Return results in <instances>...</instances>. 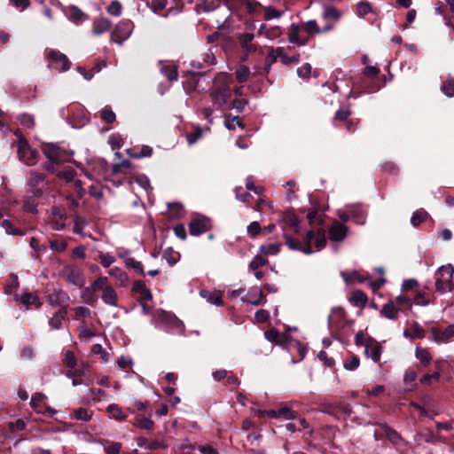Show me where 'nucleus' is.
Listing matches in <instances>:
<instances>
[{"mask_svg": "<svg viewBox=\"0 0 454 454\" xmlns=\"http://www.w3.org/2000/svg\"><path fill=\"white\" fill-rule=\"evenodd\" d=\"M307 219L311 226V230L307 231L301 243L288 235H285V240L286 246L291 250H297L305 254H311L314 253L313 247L319 251L325 247L326 238L325 230L321 228L324 221L317 208L309 209L307 214Z\"/></svg>", "mask_w": 454, "mask_h": 454, "instance_id": "1", "label": "nucleus"}, {"mask_svg": "<svg viewBox=\"0 0 454 454\" xmlns=\"http://www.w3.org/2000/svg\"><path fill=\"white\" fill-rule=\"evenodd\" d=\"M454 267L451 264L442 265L435 272V289L439 293H444L447 290L451 292L454 288L452 282Z\"/></svg>", "mask_w": 454, "mask_h": 454, "instance_id": "2", "label": "nucleus"}, {"mask_svg": "<svg viewBox=\"0 0 454 454\" xmlns=\"http://www.w3.org/2000/svg\"><path fill=\"white\" fill-rule=\"evenodd\" d=\"M43 153L51 161L45 166V168L51 171H54V163L68 161L74 154L73 152L62 149L59 146L53 144L45 145L43 146Z\"/></svg>", "mask_w": 454, "mask_h": 454, "instance_id": "3", "label": "nucleus"}, {"mask_svg": "<svg viewBox=\"0 0 454 454\" xmlns=\"http://www.w3.org/2000/svg\"><path fill=\"white\" fill-rule=\"evenodd\" d=\"M46 56L49 61V67L59 72L69 70L71 62L68 58L62 52L56 50H47Z\"/></svg>", "mask_w": 454, "mask_h": 454, "instance_id": "4", "label": "nucleus"}, {"mask_svg": "<svg viewBox=\"0 0 454 454\" xmlns=\"http://www.w3.org/2000/svg\"><path fill=\"white\" fill-rule=\"evenodd\" d=\"M133 24L130 20H121L114 27L112 33L111 40L121 44L132 34Z\"/></svg>", "mask_w": 454, "mask_h": 454, "instance_id": "5", "label": "nucleus"}, {"mask_svg": "<svg viewBox=\"0 0 454 454\" xmlns=\"http://www.w3.org/2000/svg\"><path fill=\"white\" fill-rule=\"evenodd\" d=\"M17 147L19 157L22 161L27 165H33L35 162L38 153L30 148L25 138L18 140Z\"/></svg>", "mask_w": 454, "mask_h": 454, "instance_id": "6", "label": "nucleus"}, {"mask_svg": "<svg viewBox=\"0 0 454 454\" xmlns=\"http://www.w3.org/2000/svg\"><path fill=\"white\" fill-rule=\"evenodd\" d=\"M432 340L435 343H447L454 339V324L448 325L444 329L433 327L430 330Z\"/></svg>", "mask_w": 454, "mask_h": 454, "instance_id": "7", "label": "nucleus"}, {"mask_svg": "<svg viewBox=\"0 0 454 454\" xmlns=\"http://www.w3.org/2000/svg\"><path fill=\"white\" fill-rule=\"evenodd\" d=\"M63 275L67 282L75 286L82 287L85 283L83 273L82 270L77 267L70 265L66 266L63 269Z\"/></svg>", "mask_w": 454, "mask_h": 454, "instance_id": "8", "label": "nucleus"}, {"mask_svg": "<svg viewBox=\"0 0 454 454\" xmlns=\"http://www.w3.org/2000/svg\"><path fill=\"white\" fill-rule=\"evenodd\" d=\"M158 324L166 327L169 325H177L178 334H184V325L174 314L161 310L158 313Z\"/></svg>", "mask_w": 454, "mask_h": 454, "instance_id": "9", "label": "nucleus"}, {"mask_svg": "<svg viewBox=\"0 0 454 454\" xmlns=\"http://www.w3.org/2000/svg\"><path fill=\"white\" fill-rule=\"evenodd\" d=\"M210 220L204 216L195 217L189 223L190 234L192 236H199L206 232L207 231L210 230Z\"/></svg>", "mask_w": 454, "mask_h": 454, "instance_id": "10", "label": "nucleus"}, {"mask_svg": "<svg viewBox=\"0 0 454 454\" xmlns=\"http://www.w3.org/2000/svg\"><path fill=\"white\" fill-rule=\"evenodd\" d=\"M66 218L67 216L64 209L59 207H53L49 216V224L53 230L61 231L66 227Z\"/></svg>", "mask_w": 454, "mask_h": 454, "instance_id": "11", "label": "nucleus"}, {"mask_svg": "<svg viewBox=\"0 0 454 454\" xmlns=\"http://www.w3.org/2000/svg\"><path fill=\"white\" fill-rule=\"evenodd\" d=\"M69 301L68 294L61 289L54 290L48 296V302L52 307H61V309L66 308L67 309Z\"/></svg>", "mask_w": 454, "mask_h": 454, "instance_id": "12", "label": "nucleus"}, {"mask_svg": "<svg viewBox=\"0 0 454 454\" xmlns=\"http://www.w3.org/2000/svg\"><path fill=\"white\" fill-rule=\"evenodd\" d=\"M348 228L341 223L334 221L329 228V237L333 242L342 241L348 233Z\"/></svg>", "mask_w": 454, "mask_h": 454, "instance_id": "13", "label": "nucleus"}, {"mask_svg": "<svg viewBox=\"0 0 454 454\" xmlns=\"http://www.w3.org/2000/svg\"><path fill=\"white\" fill-rule=\"evenodd\" d=\"M29 179V186L31 192L35 197H41L43 194L42 186L44 181V175L35 171H31Z\"/></svg>", "mask_w": 454, "mask_h": 454, "instance_id": "14", "label": "nucleus"}, {"mask_svg": "<svg viewBox=\"0 0 454 454\" xmlns=\"http://www.w3.org/2000/svg\"><path fill=\"white\" fill-rule=\"evenodd\" d=\"M243 302L250 303L254 306H259L264 302V295L257 287L251 288L246 296L241 298Z\"/></svg>", "mask_w": 454, "mask_h": 454, "instance_id": "15", "label": "nucleus"}, {"mask_svg": "<svg viewBox=\"0 0 454 454\" xmlns=\"http://www.w3.org/2000/svg\"><path fill=\"white\" fill-rule=\"evenodd\" d=\"M101 300L107 306L114 308L118 307V294L112 286L102 292Z\"/></svg>", "mask_w": 454, "mask_h": 454, "instance_id": "16", "label": "nucleus"}, {"mask_svg": "<svg viewBox=\"0 0 454 454\" xmlns=\"http://www.w3.org/2000/svg\"><path fill=\"white\" fill-rule=\"evenodd\" d=\"M108 274L114 278L121 286L126 287L129 286V278L122 269L114 267L108 270Z\"/></svg>", "mask_w": 454, "mask_h": 454, "instance_id": "17", "label": "nucleus"}, {"mask_svg": "<svg viewBox=\"0 0 454 454\" xmlns=\"http://www.w3.org/2000/svg\"><path fill=\"white\" fill-rule=\"evenodd\" d=\"M132 292L140 295L139 301H151L153 295L151 291L145 286V283L141 280H137L133 283Z\"/></svg>", "mask_w": 454, "mask_h": 454, "instance_id": "18", "label": "nucleus"}, {"mask_svg": "<svg viewBox=\"0 0 454 454\" xmlns=\"http://www.w3.org/2000/svg\"><path fill=\"white\" fill-rule=\"evenodd\" d=\"M200 294L202 298H204L208 303L221 306L223 304L221 293L218 291H208V290H200Z\"/></svg>", "mask_w": 454, "mask_h": 454, "instance_id": "19", "label": "nucleus"}, {"mask_svg": "<svg viewBox=\"0 0 454 454\" xmlns=\"http://www.w3.org/2000/svg\"><path fill=\"white\" fill-rule=\"evenodd\" d=\"M111 27V22L106 18L97 19L93 21L92 33L99 35L108 31Z\"/></svg>", "mask_w": 454, "mask_h": 454, "instance_id": "20", "label": "nucleus"}, {"mask_svg": "<svg viewBox=\"0 0 454 454\" xmlns=\"http://www.w3.org/2000/svg\"><path fill=\"white\" fill-rule=\"evenodd\" d=\"M68 20L79 24L86 19V15L76 6H69L66 12Z\"/></svg>", "mask_w": 454, "mask_h": 454, "instance_id": "21", "label": "nucleus"}, {"mask_svg": "<svg viewBox=\"0 0 454 454\" xmlns=\"http://www.w3.org/2000/svg\"><path fill=\"white\" fill-rule=\"evenodd\" d=\"M284 51L283 47L270 48L265 59L267 72L270 69L273 63L277 61L278 58H282Z\"/></svg>", "mask_w": 454, "mask_h": 454, "instance_id": "22", "label": "nucleus"}, {"mask_svg": "<svg viewBox=\"0 0 454 454\" xmlns=\"http://www.w3.org/2000/svg\"><path fill=\"white\" fill-rule=\"evenodd\" d=\"M341 17V13L333 5H326L324 8L322 18L325 20H330L337 23Z\"/></svg>", "mask_w": 454, "mask_h": 454, "instance_id": "23", "label": "nucleus"}, {"mask_svg": "<svg viewBox=\"0 0 454 454\" xmlns=\"http://www.w3.org/2000/svg\"><path fill=\"white\" fill-rule=\"evenodd\" d=\"M382 347L379 343H372L366 346L365 354L374 362L380 360Z\"/></svg>", "mask_w": 454, "mask_h": 454, "instance_id": "24", "label": "nucleus"}, {"mask_svg": "<svg viewBox=\"0 0 454 454\" xmlns=\"http://www.w3.org/2000/svg\"><path fill=\"white\" fill-rule=\"evenodd\" d=\"M160 71L169 82H175L178 79V73L176 66L161 64Z\"/></svg>", "mask_w": 454, "mask_h": 454, "instance_id": "25", "label": "nucleus"}, {"mask_svg": "<svg viewBox=\"0 0 454 454\" xmlns=\"http://www.w3.org/2000/svg\"><path fill=\"white\" fill-rule=\"evenodd\" d=\"M348 208L350 213V217L353 219H356V223L357 224L364 223V218L365 211L361 206L352 205V206H348Z\"/></svg>", "mask_w": 454, "mask_h": 454, "instance_id": "26", "label": "nucleus"}, {"mask_svg": "<svg viewBox=\"0 0 454 454\" xmlns=\"http://www.w3.org/2000/svg\"><path fill=\"white\" fill-rule=\"evenodd\" d=\"M254 37V35L253 33H244L239 35V43L241 46L248 52H254L256 51V46L251 43Z\"/></svg>", "mask_w": 454, "mask_h": 454, "instance_id": "27", "label": "nucleus"}, {"mask_svg": "<svg viewBox=\"0 0 454 454\" xmlns=\"http://www.w3.org/2000/svg\"><path fill=\"white\" fill-rule=\"evenodd\" d=\"M67 313V309L66 308L60 309L50 318L49 325L53 329H59L62 325V321L65 319Z\"/></svg>", "mask_w": 454, "mask_h": 454, "instance_id": "28", "label": "nucleus"}, {"mask_svg": "<svg viewBox=\"0 0 454 454\" xmlns=\"http://www.w3.org/2000/svg\"><path fill=\"white\" fill-rule=\"evenodd\" d=\"M93 411L87 408H78L74 411L71 416L72 419L82 420L84 422L90 421L92 419Z\"/></svg>", "mask_w": 454, "mask_h": 454, "instance_id": "29", "label": "nucleus"}, {"mask_svg": "<svg viewBox=\"0 0 454 454\" xmlns=\"http://www.w3.org/2000/svg\"><path fill=\"white\" fill-rule=\"evenodd\" d=\"M397 313L398 309L391 301L386 303L380 310V314L387 317V319H395L397 317Z\"/></svg>", "mask_w": 454, "mask_h": 454, "instance_id": "30", "label": "nucleus"}, {"mask_svg": "<svg viewBox=\"0 0 454 454\" xmlns=\"http://www.w3.org/2000/svg\"><path fill=\"white\" fill-rule=\"evenodd\" d=\"M403 334L411 339H420L424 337V330L418 323H414L410 328L404 330Z\"/></svg>", "mask_w": 454, "mask_h": 454, "instance_id": "31", "label": "nucleus"}, {"mask_svg": "<svg viewBox=\"0 0 454 454\" xmlns=\"http://www.w3.org/2000/svg\"><path fill=\"white\" fill-rule=\"evenodd\" d=\"M280 251V244L279 243H270L267 245H262L259 247V252L264 255H275L278 254Z\"/></svg>", "mask_w": 454, "mask_h": 454, "instance_id": "32", "label": "nucleus"}, {"mask_svg": "<svg viewBox=\"0 0 454 454\" xmlns=\"http://www.w3.org/2000/svg\"><path fill=\"white\" fill-rule=\"evenodd\" d=\"M86 224H87V222H86L85 218H83L80 215H75L74 218L73 231L78 235L85 237L86 233L83 231V229L85 228Z\"/></svg>", "mask_w": 454, "mask_h": 454, "instance_id": "33", "label": "nucleus"}, {"mask_svg": "<svg viewBox=\"0 0 454 454\" xmlns=\"http://www.w3.org/2000/svg\"><path fill=\"white\" fill-rule=\"evenodd\" d=\"M241 3L246 7L247 13L252 15L258 14L262 8L260 3L256 0H241Z\"/></svg>", "mask_w": 454, "mask_h": 454, "instance_id": "34", "label": "nucleus"}, {"mask_svg": "<svg viewBox=\"0 0 454 454\" xmlns=\"http://www.w3.org/2000/svg\"><path fill=\"white\" fill-rule=\"evenodd\" d=\"M106 411L111 414L112 418L116 420H123L126 419V414L121 411V409L114 403L109 404L106 407Z\"/></svg>", "mask_w": 454, "mask_h": 454, "instance_id": "35", "label": "nucleus"}, {"mask_svg": "<svg viewBox=\"0 0 454 454\" xmlns=\"http://www.w3.org/2000/svg\"><path fill=\"white\" fill-rule=\"evenodd\" d=\"M208 130H209V128H207V127L200 128V127L197 126L192 132H191L187 135L188 144L190 145L195 144L202 137L203 133L205 131H208Z\"/></svg>", "mask_w": 454, "mask_h": 454, "instance_id": "36", "label": "nucleus"}, {"mask_svg": "<svg viewBox=\"0 0 454 454\" xmlns=\"http://www.w3.org/2000/svg\"><path fill=\"white\" fill-rule=\"evenodd\" d=\"M415 356L424 365H428L432 360V356L427 349L423 348H417L415 350Z\"/></svg>", "mask_w": 454, "mask_h": 454, "instance_id": "37", "label": "nucleus"}, {"mask_svg": "<svg viewBox=\"0 0 454 454\" xmlns=\"http://www.w3.org/2000/svg\"><path fill=\"white\" fill-rule=\"evenodd\" d=\"M111 285L108 283L107 277H98L97 279H95L91 285L90 287L95 291H101L104 292L106 288H108Z\"/></svg>", "mask_w": 454, "mask_h": 454, "instance_id": "38", "label": "nucleus"}, {"mask_svg": "<svg viewBox=\"0 0 454 454\" xmlns=\"http://www.w3.org/2000/svg\"><path fill=\"white\" fill-rule=\"evenodd\" d=\"M95 291L90 287H85L82 293V299L90 306H94L97 302V298L94 296Z\"/></svg>", "mask_w": 454, "mask_h": 454, "instance_id": "39", "label": "nucleus"}, {"mask_svg": "<svg viewBox=\"0 0 454 454\" xmlns=\"http://www.w3.org/2000/svg\"><path fill=\"white\" fill-rule=\"evenodd\" d=\"M236 79L239 82H247L250 75V69L244 65H240L235 71Z\"/></svg>", "mask_w": 454, "mask_h": 454, "instance_id": "40", "label": "nucleus"}, {"mask_svg": "<svg viewBox=\"0 0 454 454\" xmlns=\"http://www.w3.org/2000/svg\"><path fill=\"white\" fill-rule=\"evenodd\" d=\"M124 262L127 268L132 269L137 275L144 274V268L140 262L135 260L134 258L128 257Z\"/></svg>", "mask_w": 454, "mask_h": 454, "instance_id": "41", "label": "nucleus"}, {"mask_svg": "<svg viewBox=\"0 0 454 454\" xmlns=\"http://www.w3.org/2000/svg\"><path fill=\"white\" fill-rule=\"evenodd\" d=\"M385 433L387 439L394 444L400 445L404 442L402 436L396 431L387 426H385Z\"/></svg>", "mask_w": 454, "mask_h": 454, "instance_id": "42", "label": "nucleus"}, {"mask_svg": "<svg viewBox=\"0 0 454 454\" xmlns=\"http://www.w3.org/2000/svg\"><path fill=\"white\" fill-rule=\"evenodd\" d=\"M20 301L23 304L27 306L35 305L36 308L41 306V302L39 301L38 297L33 294L25 293L21 294Z\"/></svg>", "mask_w": 454, "mask_h": 454, "instance_id": "43", "label": "nucleus"}, {"mask_svg": "<svg viewBox=\"0 0 454 454\" xmlns=\"http://www.w3.org/2000/svg\"><path fill=\"white\" fill-rule=\"evenodd\" d=\"M340 275L347 284L354 282L363 283L364 281V278H362L357 271H353L351 273L341 271Z\"/></svg>", "mask_w": 454, "mask_h": 454, "instance_id": "44", "label": "nucleus"}, {"mask_svg": "<svg viewBox=\"0 0 454 454\" xmlns=\"http://www.w3.org/2000/svg\"><path fill=\"white\" fill-rule=\"evenodd\" d=\"M1 226L8 235H19V236L24 235V232L21 230L15 228L13 226V224L12 223V222L9 220H4L1 223Z\"/></svg>", "mask_w": 454, "mask_h": 454, "instance_id": "45", "label": "nucleus"}, {"mask_svg": "<svg viewBox=\"0 0 454 454\" xmlns=\"http://www.w3.org/2000/svg\"><path fill=\"white\" fill-rule=\"evenodd\" d=\"M30 247L34 249V253L32 254V258L36 260L40 257L41 254L45 252L46 247L43 245H40L38 240L35 238H31L30 239Z\"/></svg>", "mask_w": 454, "mask_h": 454, "instance_id": "46", "label": "nucleus"}, {"mask_svg": "<svg viewBox=\"0 0 454 454\" xmlns=\"http://www.w3.org/2000/svg\"><path fill=\"white\" fill-rule=\"evenodd\" d=\"M350 301L355 306H364L367 301V297L362 291L357 290L353 292Z\"/></svg>", "mask_w": 454, "mask_h": 454, "instance_id": "47", "label": "nucleus"}, {"mask_svg": "<svg viewBox=\"0 0 454 454\" xmlns=\"http://www.w3.org/2000/svg\"><path fill=\"white\" fill-rule=\"evenodd\" d=\"M303 30L308 34H321L320 27L315 20H310L302 23Z\"/></svg>", "mask_w": 454, "mask_h": 454, "instance_id": "48", "label": "nucleus"}, {"mask_svg": "<svg viewBox=\"0 0 454 454\" xmlns=\"http://www.w3.org/2000/svg\"><path fill=\"white\" fill-rule=\"evenodd\" d=\"M121 443L117 442L106 441L104 446V450L107 454H120Z\"/></svg>", "mask_w": 454, "mask_h": 454, "instance_id": "49", "label": "nucleus"}, {"mask_svg": "<svg viewBox=\"0 0 454 454\" xmlns=\"http://www.w3.org/2000/svg\"><path fill=\"white\" fill-rule=\"evenodd\" d=\"M278 419H294L296 418V412L292 411L289 407H282L277 410Z\"/></svg>", "mask_w": 454, "mask_h": 454, "instance_id": "50", "label": "nucleus"}, {"mask_svg": "<svg viewBox=\"0 0 454 454\" xmlns=\"http://www.w3.org/2000/svg\"><path fill=\"white\" fill-rule=\"evenodd\" d=\"M100 118L106 123H112L115 121V114L106 106L101 110Z\"/></svg>", "mask_w": 454, "mask_h": 454, "instance_id": "51", "label": "nucleus"}, {"mask_svg": "<svg viewBox=\"0 0 454 454\" xmlns=\"http://www.w3.org/2000/svg\"><path fill=\"white\" fill-rule=\"evenodd\" d=\"M427 216V213L422 210H417L413 213L411 218V223L413 226L419 225Z\"/></svg>", "mask_w": 454, "mask_h": 454, "instance_id": "52", "label": "nucleus"}, {"mask_svg": "<svg viewBox=\"0 0 454 454\" xmlns=\"http://www.w3.org/2000/svg\"><path fill=\"white\" fill-rule=\"evenodd\" d=\"M98 257L104 268H109L115 262V257L109 253H100Z\"/></svg>", "mask_w": 454, "mask_h": 454, "instance_id": "53", "label": "nucleus"}, {"mask_svg": "<svg viewBox=\"0 0 454 454\" xmlns=\"http://www.w3.org/2000/svg\"><path fill=\"white\" fill-rule=\"evenodd\" d=\"M92 353L94 355H100L101 356V359L105 362V363H107L109 360H110V355L109 353L105 350L102 347L101 344H95L93 347H92V349H91Z\"/></svg>", "mask_w": 454, "mask_h": 454, "instance_id": "54", "label": "nucleus"}, {"mask_svg": "<svg viewBox=\"0 0 454 454\" xmlns=\"http://www.w3.org/2000/svg\"><path fill=\"white\" fill-rule=\"evenodd\" d=\"M267 260L261 254L255 255L249 263V269L253 270H258V268L265 265Z\"/></svg>", "mask_w": 454, "mask_h": 454, "instance_id": "55", "label": "nucleus"}, {"mask_svg": "<svg viewBox=\"0 0 454 454\" xmlns=\"http://www.w3.org/2000/svg\"><path fill=\"white\" fill-rule=\"evenodd\" d=\"M359 359L356 356H352L344 361L343 366L348 371H354L359 366Z\"/></svg>", "mask_w": 454, "mask_h": 454, "instance_id": "56", "label": "nucleus"}, {"mask_svg": "<svg viewBox=\"0 0 454 454\" xmlns=\"http://www.w3.org/2000/svg\"><path fill=\"white\" fill-rule=\"evenodd\" d=\"M19 121L26 128L31 129L35 126L34 116L28 114H23L19 116Z\"/></svg>", "mask_w": 454, "mask_h": 454, "instance_id": "57", "label": "nucleus"}, {"mask_svg": "<svg viewBox=\"0 0 454 454\" xmlns=\"http://www.w3.org/2000/svg\"><path fill=\"white\" fill-rule=\"evenodd\" d=\"M372 12L371 4L367 1H361L356 5V12L363 17Z\"/></svg>", "mask_w": 454, "mask_h": 454, "instance_id": "58", "label": "nucleus"}, {"mask_svg": "<svg viewBox=\"0 0 454 454\" xmlns=\"http://www.w3.org/2000/svg\"><path fill=\"white\" fill-rule=\"evenodd\" d=\"M64 363L69 369H74L77 364V361L72 351L67 350L65 352Z\"/></svg>", "mask_w": 454, "mask_h": 454, "instance_id": "59", "label": "nucleus"}, {"mask_svg": "<svg viewBox=\"0 0 454 454\" xmlns=\"http://www.w3.org/2000/svg\"><path fill=\"white\" fill-rule=\"evenodd\" d=\"M442 91L447 96V97H453L454 96V79H450L442 83Z\"/></svg>", "mask_w": 454, "mask_h": 454, "instance_id": "60", "label": "nucleus"}, {"mask_svg": "<svg viewBox=\"0 0 454 454\" xmlns=\"http://www.w3.org/2000/svg\"><path fill=\"white\" fill-rule=\"evenodd\" d=\"M264 336H265V339L267 340L270 341V342H276V343H279L280 342L281 335L275 329H270L269 331H266L264 333Z\"/></svg>", "mask_w": 454, "mask_h": 454, "instance_id": "61", "label": "nucleus"}, {"mask_svg": "<svg viewBox=\"0 0 454 454\" xmlns=\"http://www.w3.org/2000/svg\"><path fill=\"white\" fill-rule=\"evenodd\" d=\"M137 427L146 429V430H152L153 428L154 423L152 419L148 418H141L139 419L136 424Z\"/></svg>", "mask_w": 454, "mask_h": 454, "instance_id": "62", "label": "nucleus"}, {"mask_svg": "<svg viewBox=\"0 0 454 454\" xmlns=\"http://www.w3.org/2000/svg\"><path fill=\"white\" fill-rule=\"evenodd\" d=\"M37 204L29 197L24 199L23 208L25 211L29 213L36 212Z\"/></svg>", "mask_w": 454, "mask_h": 454, "instance_id": "63", "label": "nucleus"}, {"mask_svg": "<svg viewBox=\"0 0 454 454\" xmlns=\"http://www.w3.org/2000/svg\"><path fill=\"white\" fill-rule=\"evenodd\" d=\"M50 247L55 252H63L66 250L67 243L65 240H51Z\"/></svg>", "mask_w": 454, "mask_h": 454, "instance_id": "64", "label": "nucleus"}]
</instances>
